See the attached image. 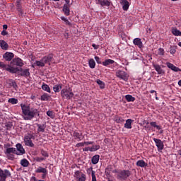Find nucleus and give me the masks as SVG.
Masks as SVG:
<instances>
[{
  "label": "nucleus",
  "mask_w": 181,
  "mask_h": 181,
  "mask_svg": "<svg viewBox=\"0 0 181 181\" xmlns=\"http://www.w3.org/2000/svg\"><path fill=\"white\" fill-rule=\"evenodd\" d=\"M153 67L155 69L156 71H157L158 74H161V76H163V74H165V71L162 69L160 65L153 64Z\"/></svg>",
  "instance_id": "2eb2a0df"
},
{
  "label": "nucleus",
  "mask_w": 181,
  "mask_h": 181,
  "mask_svg": "<svg viewBox=\"0 0 181 181\" xmlns=\"http://www.w3.org/2000/svg\"><path fill=\"white\" fill-rule=\"evenodd\" d=\"M32 139H35V136L31 134H27L24 136V143L26 146H30V148H33L35 146V144L32 141Z\"/></svg>",
  "instance_id": "39448f33"
},
{
  "label": "nucleus",
  "mask_w": 181,
  "mask_h": 181,
  "mask_svg": "<svg viewBox=\"0 0 181 181\" xmlns=\"http://www.w3.org/2000/svg\"><path fill=\"white\" fill-rule=\"evenodd\" d=\"M37 162H43V160H45V158L43 157H40V158H37L36 159Z\"/></svg>",
  "instance_id": "603ef678"
},
{
  "label": "nucleus",
  "mask_w": 181,
  "mask_h": 181,
  "mask_svg": "<svg viewBox=\"0 0 181 181\" xmlns=\"http://www.w3.org/2000/svg\"><path fill=\"white\" fill-rule=\"evenodd\" d=\"M88 173L90 175V172H91L92 181H97V178L95 177V171L93 170V167H90L87 170Z\"/></svg>",
  "instance_id": "393cba45"
},
{
  "label": "nucleus",
  "mask_w": 181,
  "mask_h": 181,
  "mask_svg": "<svg viewBox=\"0 0 181 181\" xmlns=\"http://www.w3.org/2000/svg\"><path fill=\"white\" fill-rule=\"evenodd\" d=\"M92 163L93 165H97V163L100 160V156L95 155L92 158Z\"/></svg>",
  "instance_id": "72a5a7b5"
},
{
  "label": "nucleus",
  "mask_w": 181,
  "mask_h": 181,
  "mask_svg": "<svg viewBox=\"0 0 181 181\" xmlns=\"http://www.w3.org/2000/svg\"><path fill=\"white\" fill-rule=\"evenodd\" d=\"M0 69L2 70H6V71L12 74L18 73V71H19V68L13 66L11 64L6 65L4 62H0Z\"/></svg>",
  "instance_id": "7ed1b4c3"
},
{
  "label": "nucleus",
  "mask_w": 181,
  "mask_h": 181,
  "mask_svg": "<svg viewBox=\"0 0 181 181\" xmlns=\"http://www.w3.org/2000/svg\"><path fill=\"white\" fill-rule=\"evenodd\" d=\"M112 173H116V177L117 180H127L131 176V171L128 170H114Z\"/></svg>",
  "instance_id": "f03ea898"
},
{
  "label": "nucleus",
  "mask_w": 181,
  "mask_h": 181,
  "mask_svg": "<svg viewBox=\"0 0 181 181\" xmlns=\"http://www.w3.org/2000/svg\"><path fill=\"white\" fill-rule=\"evenodd\" d=\"M52 59H53V54H50L48 56L44 57L42 59L44 62V64H50V62H52Z\"/></svg>",
  "instance_id": "dca6fc26"
},
{
  "label": "nucleus",
  "mask_w": 181,
  "mask_h": 181,
  "mask_svg": "<svg viewBox=\"0 0 181 181\" xmlns=\"http://www.w3.org/2000/svg\"><path fill=\"white\" fill-rule=\"evenodd\" d=\"M3 29H4V30H6V29H8V25H3Z\"/></svg>",
  "instance_id": "e2e57ef3"
},
{
  "label": "nucleus",
  "mask_w": 181,
  "mask_h": 181,
  "mask_svg": "<svg viewBox=\"0 0 181 181\" xmlns=\"http://www.w3.org/2000/svg\"><path fill=\"white\" fill-rule=\"evenodd\" d=\"M61 19L62 21H64V22H65L66 25H68V26H71V23H70V21H69L67 18L62 17Z\"/></svg>",
  "instance_id": "49530a36"
},
{
  "label": "nucleus",
  "mask_w": 181,
  "mask_h": 181,
  "mask_svg": "<svg viewBox=\"0 0 181 181\" xmlns=\"http://www.w3.org/2000/svg\"><path fill=\"white\" fill-rule=\"evenodd\" d=\"M120 4L122 5L123 11H128L129 9V2L127 0H121Z\"/></svg>",
  "instance_id": "6ab92c4d"
},
{
  "label": "nucleus",
  "mask_w": 181,
  "mask_h": 181,
  "mask_svg": "<svg viewBox=\"0 0 181 181\" xmlns=\"http://www.w3.org/2000/svg\"><path fill=\"white\" fill-rule=\"evenodd\" d=\"M62 88V85H54L53 87V90L54 91V93H59V91H60Z\"/></svg>",
  "instance_id": "ea45409f"
},
{
  "label": "nucleus",
  "mask_w": 181,
  "mask_h": 181,
  "mask_svg": "<svg viewBox=\"0 0 181 181\" xmlns=\"http://www.w3.org/2000/svg\"><path fill=\"white\" fill-rule=\"evenodd\" d=\"M12 174L8 170L0 168V181H6L7 177H11Z\"/></svg>",
  "instance_id": "423d86ee"
},
{
  "label": "nucleus",
  "mask_w": 181,
  "mask_h": 181,
  "mask_svg": "<svg viewBox=\"0 0 181 181\" xmlns=\"http://www.w3.org/2000/svg\"><path fill=\"white\" fill-rule=\"evenodd\" d=\"M83 152H88L90 151V147H86L85 148L83 149Z\"/></svg>",
  "instance_id": "052dcab7"
},
{
  "label": "nucleus",
  "mask_w": 181,
  "mask_h": 181,
  "mask_svg": "<svg viewBox=\"0 0 181 181\" xmlns=\"http://www.w3.org/2000/svg\"><path fill=\"white\" fill-rule=\"evenodd\" d=\"M8 102L13 105L18 104V99L11 98L8 99Z\"/></svg>",
  "instance_id": "37998d69"
},
{
  "label": "nucleus",
  "mask_w": 181,
  "mask_h": 181,
  "mask_svg": "<svg viewBox=\"0 0 181 181\" xmlns=\"http://www.w3.org/2000/svg\"><path fill=\"white\" fill-rule=\"evenodd\" d=\"M134 122V120L132 119H128L126 120V123L124 124V128L127 129H131L132 128V123Z\"/></svg>",
  "instance_id": "412c9836"
},
{
  "label": "nucleus",
  "mask_w": 181,
  "mask_h": 181,
  "mask_svg": "<svg viewBox=\"0 0 181 181\" xmlns=\"http://www.w3.org/2000/svg\"><path fill=\"white\" fill-rule=\"evenodd\" d=\"M73 95H74V93L71 92L70 88H65L61 90V96L62 98H65V100H71Z\"/></svg>",
  "instance_id": "20e7f679"
},
{
  "label": "nucleus",
  "mask_w": 181,
  "mask_h": 181,
  "mask_svg": "<svg viewBox=\"0 0 181 181\" xmlns=\"http://www.w3.org/2000/svg\"><path fill=\"white\" fill-rule=\"evenodd\" d=\"M116 76L118 77V78H120L121 80H124V81H127V80H128L127 74L124 71H121V70L117 71Z\"/></svg>",
  "instance_id": "1a4fd4ad"
},
{
  "label": "nucleus",
  "mask_w": 181,
  "mask_h": 181,
  "mask_svg": "<svg viewBox=\"0 0 181 181\" xmlns=\"http://www.w3.org/2000/svg\"><path fill=\"white\" fill-rule=\"evenodd\" d=\"M112 170V165H108L106 168L105 170V174L106 175H110V173Z\"/></svg>",
  "instance_id": "de8ad7c7"
},
{
  "label": "nucleus",
  "mask_w": 181,
  "mask_h": 181,
  "mask_svg": "<svg viewBox=\"0 0 181 181\" xmlns=\"http://www.w3.org/2000/svg\"><path fill=\"white\" fill-rule=\"evenodd\" d=\"M97 84H98V86H100V88L103 89V88H105V83L104 82H103V81L98 79L96 81Z\"/></svg>",
  "instance_id": "e433bc0d"
},
{
  "label": "nucleus",
  "mask_w": 181,
  "mask_h": 181,
  "mask_svg": "<svg viewBox=\"0 0 181 181\" xmlns=\"http://www.w3.org/2000/svg\"><path fill=\"white\" fill-rule=\"evenodd\" d=\"M17 7L18 9H21V4H19V1H17Z\"/></svg>",
  "instance_id": "69168bd1"
},
{
  "label": "nucleus",
  "mask_w": 181,
  "mask_h": 181,
  "mask_svg": "<svg viewBox=\"0 0 181 181\" xmlns=\"http://www.w3.org/2000/svg\"><path fill=\"white\" fill-rule=\"evenodd\" d=\"M170 53L171 54H175V53H176V49H175V48H171L170 50Z\"/></svg>",
  "instance_id": "864d4df0"
},
{
  "label": "nucleus",
  "mask_w": 181,
  "mask_h": 181,
  "mask_svg": "<svg viewBox=\"0 0 181 181\" xmlns=\"http://www.w3.org/2000/svg\"><path fill=\"white\" fill-rule=\"evenodd\" d=\"M6 84H8V87H13V88H16L18 87L16 82H15V81L13 80H11V79L7 80Z\"/></svg>",
  "instance_id": "4be33fe9"
},
{
  "label": "nucleus",
  "mask_w": 181,
  "mask_h": 181,
  "mask_svg": "<svg viewBox=\"0 0 181 181\" xmlns=\"http://www.w3.org/2000/svg\"><path fill=\"white\" fill-rule=\"evenodd\" d=\"M85 144L83 143H78L76 144L77 148H80V146H84Z\"/></svg>",
  "instance_id": "4d7b16f0"
},
{
  "label": "nucleus",
  "mask_w": 181,
  "mask_h": 181,
  "mask_svg": "<svg viewBox=\"0 0 181 181\" xmlns=\"http://www.w3.org/2000/svg\"><path fill=\"white\" fill-rule=\"evenodd\" d=\"M37 127H38L37 132H45V127L43 124H37Z\"/></svg>",
  "instance_id": "4c0bfd02"
},
{
  "label": "nucleus",
  "mask_w": 181,
  "mask_h": 181,
  "mask_svg": "<svg viewBox=\"0 0 181 181\" xmlns=\"http://www.w3.org/2000/svg\"><path fill=\"white\" fill-rule=\"evenodd\" d=\"M35 173H42V179H46V176H47V169L40 166L35 170Z\"/></svg>",
  "instance_id": "9d476101"
},
{
  "label": "nucleus",
  "mask_w": 181,
  "mask_h": 181,
  "mask_svg": "<svg viewBox=\"0 0 181 181\" xmlns=\"http://www.w3.org/2000/svg\"><path fill=\"white\" fill-rule=\"evenodd\" d=\"M18 66V67L23 66V61L21 58H15L11 62V66Z\"/></svg>",
  "instance_id": "f8f14e48"
},
{
  "label": "nucleus",
  "mask_w": 181,
  "mask_h": 181,
  "mask_svg": "<svg viewBox=\"0 0 181 181\" xmlns=\"http://www.w3.org/2000/svg\"><path fill=\"white\" fill-rule=\"evenodd\" d=\"M62 11L66 16L70 15V0H65V4L63 6Z\"/></svg>",
  "instance_id": "0eeeda50"
},
{
  "label": "nucleus",
  "mask_w": 181,
  "mask_h": 181,
  "mask_svg": "<svg viewBox=\"0 0 181 181\" xmlns=\"http://www.w3.org/2000/svg\"><path fill=\"white\" fill-rule=\"evenodd\" d=\"M110 0H98V2L101 6H110L111 5Z\"/></svg>",
  "instance_id": "5701e85b"
},
{
  "label": "nucleus",
  "mask_w": 181,
  "mask_h": 181,
  "mask_svg": "<svg viewBox=\"0 0 181 181\" xmlns=\"http://www.w3.org/2000/svg\"><path fill=\"white\" fill-rule=\"evenodd\" d=\"M0 47H1L2 50H8L9 49V45L5 40H0Z\"/></svg>",
  "instance_id": "aec40b11"
},
{
  "label": "nucleus",
  "mask_w": 181,
  "mask_h": 181,
  "mask_svg": "<svg viewBox=\"0 0 181 181\" xmlns=\"http://www.w3.org/2000/svg\"><path fill=\"white\" fill-rule=\"evenodd\" d=\"M18 71H21V76L23 77H29L30 76V72H29V69H23L22 68L18 69Z\"/></svg>",
  "instance_id": "f3484780"
},
{
  "label": "nucleus",
  "mask_w": 181,
  "mask_h": 181,
  "mask_svg": "<svg viewBox=\"0 0 181 181\" xmlns=\"http://www.w3.org/2000/svg\"><path fill=\"white\" fill-rule=\"evenodd\" d=\"M42 90L47 91V93H50V87L49 85L43 83L41 86Z\"/></svg>",
  "instance_id": "c9c22d12"
},
{
  "label": "nucleus",
  "mask_w": 181,
  "mask_h": 181,
  "mask_svg": "<svg viewBox=\"0 0 181 181\" xmlns=\"http://www.w3.org/2000/svg\"><path fill=\"white\" fill-rule=\"evenodd\" d=\"M153 141L156 144V146L158 148V151H162L165 146V145L163 144V141H162V140L159 139H156L154 138Z\"/></svg>",
  "instance_id": "9b49d317"
},
{
  "label": "nucleus",
  "mask_w": 181,
  "mask_h": 181,
  "mask_svg": "<svg viewBox=\"0 0 181 181\" xmlns=\"http://www.w3.org/2000/svg\"><path fill=\"white\" fill-rule=\"evenodd\" d=\"M21 107L23 118L25 121H32L37 115H39V110L35 107H31L29 105L21 103Z\"/></svg>",
  "instance_id": "f257e3e1"
},
{
  "label": "nucleus",
  "mask_w": 181,
  "mask_h": 181,
  "mask_svg": "<svg viewBox=\"0 0 181 181\" xmlns=\"http://www.w3.org/2000/svg\"><path fill=\"white\" fill-rule=\"evenodd\" d=\"M133 43L136 46H138V47H139V48L142 47V41L141 40L140 38H135L133 40Z\"/></svg>",
  "instance_id": "a878e982"
},
{
  "label": "nucleus",
  "mask_w": 181,
  "mask_h": 181,
  "mask_svg": "<svg viewBox=\"0 0 181 181\" xmlns=\"http://www.w3.org/2000/svg\"><path fill=\"white\" fill-rule=\"evenodd\" d=\"M115 122H117V124H121V122H124V119L122 117L119 116H115Z\"/></svg>",
  "instance_id": "58836bf2"
},
{
  "label": "nucleus",
  "mask_w": 181,
  "mask_h": 181,
  "mask_svg": "<svg viewBox=\"0 0 181 181\" xmlns=\"http://www.w3.org/2000/svg\"><path fill=\"white\" fill-rule=\"evenodd\" d=\"M15 57L13 53L12 52H6L4 55L3 57L6 62H11L12 59Z\"/></svg>",
  "instance_id": "4468645a"
},
{
  "label": "nucleus",
  "mask_w": 181,
  "mask_h": 181,
  "mask_svg": "<svg viewBox=\"0 0 181 181\" xmlns=\"http://www.w3.org/2000/svg\"><path fill=\"white\" fill-rule=\"evenodd\" d=\"M16 155H24L25 153V148H23V146L21 144H16Z\"/></svg>",
  "instance_id": "ddd939ff"
},
{
  "label": "nucleus",
  "mask_w": 181,
  "mask_h": 181,
  "mask_svg": "<svg viewBox=\"0 0 181 181\" xmlns=\"http://www.w3.org/2000/svg\"><path fill=\"white\" fill-rule=\"evenodd\" d=\"M136 165L139 168H146V166H148V163H146L144 160H139Z\"/></svg>",
  "instance_id": "b1692460"
},
{
  "label": "nucleus",
  "mask_w": 181,
  "mask_h": 181,
  "mask_svg": "<svg viewBox=\"0 0 181 181\" xmlns=\"http://www.w3.org/2000/svg\"><path fill=\"white\" fill-rule=\"evenodd\" d=\"M41 155L45 158H49V153H47V151H45V150L41 151Z\"/></svg>",
  "instance_id": "09e8293b"
},
{
  "label": "nucleus",
  "mask_w": 181,
  "mask_h": 181,
  "mask_svg": "<svg viewBox=\"0 0 181 181\" xmlns=\"http://www.w3.org/2000/svg\"><path fill=\"white\" fill-rule=\"evenodd\" d=\"M157 53L159 56H163V54H165V50L163 48H159Z\"/></svg>",
  "instance_id": "a18cd8bd"
},
{
  "label": "nucleus",
  "mask_w": 181,
  "mask_h": 181,
  "mask_svg": "<svg viewBox=\"0 0 181 181\" xmlns=\"http://www.w3.org/2000/svg\"><path fill=\"white\" fill-rule=\"evenodd\" d=\"M150 125H151V127H153L154 128H156V127H157L158 124H156V123L155 122H151L150 123Z\"/></svg>",
  "instance_id": "6e6d98bb"
},
{
  "label": "nucleus",
  "mask_w": 181,
  "mask_h": 181,
  "mask_svg": "<svg viewBox=\"0 0 181 181\" xmlns=\"http://www.w3.org/2000/svg\"><path fill=\"white\" fill-rule=\"evenodd\" d=\"M34 64L35 66H37V67H45V62H43V59H41L40 61H35Z\"/></svg>",
  "instance_id": "2f4dec72"
},
{
  "label": "nucleus",
  "mask_w": 181,
  "mask_h": 181,
  "mask_svg": "<svg viewBox=\"0 0 181 181\" xmlns=\"http://www.w3.org/2000/svg\"><path fill=\"white\" fill-rule=\"evenodd\" d=\"M6 154L15 153L16 155V148H8L5 152Z\"/></svg>",
  "instance_id": "7c9ffc66"
},
{
  "label": "nucleus",
  "mask_w": 181,
  "mask_h": 181,
  "mask_svg": "<svg viewBox=\"0 0 181 181\" xmlns=\"http://www.w3.org/2000/svg\"><path fill=\"white\" fill-rule=\"evenodd\" d=\"M114 63H115V62L114 60L108 59L105 60L102 63V64H103V66H110V64H114Z\"/></svg>",
  "instance_id": "bb28decb"
},
{
  "label": "nucleus",
  "mask_w": 181,
  "mask_h": 181,
  "mask_svg": "<svg viewBox=\"0 0 181 181\" xmlns=\"http://www.w3.org/2000/svg\"><path fill=\"white\" fill-rule=\"evenodd\" d=\"M84 144H85V145H93V144H94V142H93V141H85Z\"/></svg>",
  "instance_id": "13d9d810"
},
{
  "label": "nucleus",
  "mask_w": 181,
  "mask_h": 181,
  "mask_svg": "<svg viewBox=\"0 0 181 181\" xmlns=\"http://www.w3.org/2000/svg\"><path fill=\"white\" fill-rule=\"evenodd\" d=\"M172 33H173V35H174V36H180L181 35V32L177 28H173Z\"/></svg>",
  "instance_id": "f704fd0d"
},
{
  "label": "nucleus",
  "mask_w": 181,
  "mask_h": 181,
  "mask_svg": "<svg viewBox=\"0 0 181 181\" xmlns=\"http://www.w3.org/2000/svg\"><path fill=\"white\" fill-rule=\"evenodd\" d=\"M177 152H178V154H180V156H181V150H179Z\"/></svg>",
  "instance_id": "774afa93"
},
{
  "label": "nucleus",
  "mask_w": 181,
  "mask_h": 181,
  "mask_svg": "<svg viewBox=\"0 0 181 181\" xmlns=\"http://www.w3.org/2000/svg\"><path fill=\"white\" fill-rule=\"evenodd\" d=\"M166 66H167V67H168V69H170L171 70H173V71H175V72L181 71L180 69H179L177 66L173 65V64H172V63L167 62Z\"/></svg>",
  "instance_id": "a211bd4d"
},
{
  "label": "nucleus",
  "mask_w": 181,
  "mask_h": 181,
  "mask_svg": "<svg viewBox=\"0 0 181 181\" xmlns=\"http://www.w3.org/2000/svg\"><path fill=\"white\" fill-rule=\"evenodd\" d=\"M31 180L37 181V179H36V177H31Z\"/></svg>",
  "instance_id": "0e129e2a"
},
{
  "label": "nucleus",
  "mask_w": 181,
  "mask_h": 181,
  "mask_svg": "<svg viewBox=\"0 0 181 181\" xmlns=\"http://www.w3.org/2000/svg\"><path fill=\"white\" fill-rule=\"evenodd\" d=\"M20 163L23 168H28L29 166V161L26 158L22 159Z\"/></svg>",
  "instance_id": "c85d7f7f"
},
{
  "label": "nucleus",
  "mask_w": 181,
  "mask_h": 181,
  "mask_svg": "<svg viewBox=\"0 0 181 181\" xmlns=\"http://www.w3.org/2000/svg\"><path fill=\"white\" fill-rule=\"evenodd\" d=\"M95 60L98 63V64H101V59L98 57H95Z\"/></svg>",
  "instance_id": "3c124183"
},
{
  "label": "nucleus",
  "mask_w": 181,
  "mask_h": 181,
  "mask_svg": "<svg viewBox=\"0 0 181 181\" xmlns=\"http://www.w3.org/2000/svg\"><path fill=\"white\" fill-rule=\"evenodd\" d=\"M156 129H158V131H160V129H162V127L161 126H159V125H157L156 127Z\"/></svg>",
  "instance_id": "680f3d73"
},
{
  "label": "nucleus",
  "mask_w": 181,
  "mask_h": 181,
  "mask_svg": "<svg viewBox=\"0 0 181 181\" xmlns=\"http://www.w3.org/2000/svg\"><path fill=\"white\" fill-rule=\"evenodd\" d=\"M178 86H180V87H181V79L178 81Z\"/></svg>",
  "instance_id": "338daca9"
},
{
  "label": "nucleus",
  "mask_w": 181,
  "mask_h": 181,
  "mask_svg": "<svg viewBox=\"0 0 181 181\" xmlns=\"http://www.w3.org/2000/svg\"><path fill=\"white\" fill-rule=\"evenodd\" d=\"M74 177H76L78 181H86V175L80 170H77L74 173Z\"/></svg>",
  "instance_id": "6e6552de"
},
{
  "label": "nucleus",
  "mask_w": 181,
  "mask_h": 181,
  "mask_svg": "<svg viewBox=\"0 0 181 181\" xmlns=\"http://www.w3.org/2000/svg\"><path fill=\"white\" fill-rule=\"evenodd\" d=\"M98 149H100V146L98 145H95V146H93L92 147H90L89 148V151L90 152H95V151H98Z\"/></svg>",
  "instance_id": "a19ab883"
},
{
  "label": "nucleus",
  "mask_w": 181,
  "mask_h": 181,
  "mask_svg": "<svg viewBox=\"0 0 181 181\" xmlns=\"http://www.w3.org/2000/svg\"><path fill=\"white\" fill-rule=\"evenodd\" d=\"M8 159H9L10 160H13V159H15V156L12 153L11 154H6Z\"/></svg>",
  "instance_id": "8fccbe9b"
},
{
  "label": "nucleus",
  "mask_w": 181,
  "mask_h": 181,
  "mask_svg": "<svg viewBox=\"0 0 181 181\" xmlns=\"http://www.w3.org/2000/svg\"><path fill=\"white\" fill-rule=\"evenodd\" d=\"M1 35L2 36H6V35H8L6 30H3L1 32Z\"/></svg>",
  "instance_id": "5fc2aeb1"
},
{
  "label": "nucleus",
  "mask_w": 181,
  "mask_h": 181,
  "mask_svg": "<svg viewBox=\"0 0 181 181\" xmlns=\"http://www.w3.org/2000/svg\"><path fill=\"white\" fill-rule=\"evenodd\" d=\"M74 137L75 138V139H78V141H81L83 138L81 132H74Z\"/></svg>",
  "instance_id": "cd10ccee"
},
{
  "label": "nucleus",
  "mask_w": 181,
  "mask_h": 181,
  "mask_svg": "<svg viewBox=\"0 0 181 181\" xmlns=\"http://www.w3.org/2000/svg\"><path fill=\"white\" fill-rule=\"evenodd\" d=\"M49 94L44 93L42 95H41V101H47L49 100Z\"/></svg>",
  "instance_id": "79ce46f5"
},
{
  "label": "nucleus",
  "mask_w": 181,
  "mask_h": 181,
  "mask_svg": "<svg viewBox=\"0 0 181 181\" xmlns=\"http://www.w3.org/2000/svg\"><path fill=\"white\" fill-rule=\"evenodd\" d=\"M92 46L95 49V50H97V49H98V47H99V46L96 45L95 44H93Z\"/></svg>",
  "instance_id": "bf43d9fd"
},
{
  "label": "nucleus",
  "mask_w": 181,
  "mask_h": 181,
  "mask_svg": "<svg viewBox=\"0 0 181 181\" xmlns=\"http://www.w3.org/2000/svg\"><path fill=\"white\" fill-rule=\"evenodd\" d=\"M124 98L128 103H134L135 101V97H133L132 95H126Z\"/></svg>",
  "instance_id": "c756f323"
},
{
  "label": "nucleus",
  "mask_w": 181,
  "mask_h": 181,
  "mask_svg": "<svg viewBox=\"0 0 181 181\" xmlns=\"http://www.w3.org/2000/svg\"><path fill=\"white\" fill-rule=\"evenodd\" d=\"M88 65L90 69H95V61L93 59H89Z\"/></svg>",
  "instance_id": "473e14b6"
},
{
  "label": "nucleus",
  "mask_w": 181,
  "mask_h": 181,
  "mask_svg": "<svg viewBox=\"0 0 181 181\" xmlns=\"http://www.w3.org/2000/svg\"><path fill=\"white\" fill-rule=\"evenodd\" d=\"M47 115L49 117V118H52V119H54V113L53 111L48 110L47 112Z\"/></svg>",
  "instance_id": "c03bdc74"
}]
</instances>
